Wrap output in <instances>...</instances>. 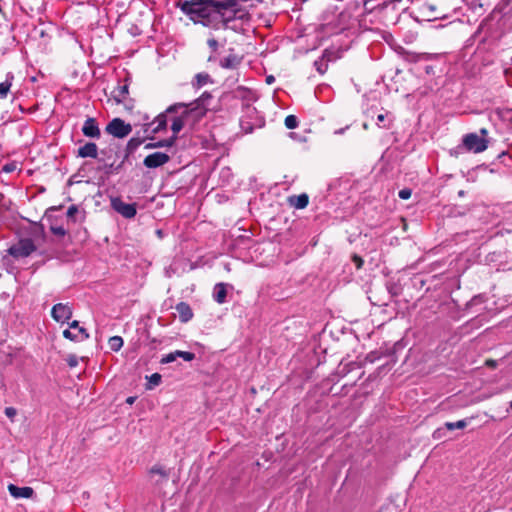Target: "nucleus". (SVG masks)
Listing matches in <instances>:
<instances>
[{
    "instance_id": "nucleus-1",
    "label": "nucleus",
    "mask_w": 512,
    "mask_h": 512,
    "mask_svg": "<svg viewBox=\"0 0 512 512\" xmlns=\"http://www.w3.org/2000/svg\"><path fill=\"white\" fill-rule=\"evenodd\" d=\"M210 3L200 0H178L175 7L179 8L193 23L220 30L230 29L238 32L242 29L239 21H249L250 14L246 8H234V2Z\"/></svg>"
},
{
    "instance_id": "nucleus-2",
    "label": "nucleus",
    "mask_w": 512,
    "mask_h": 512,
    "mask_svg": "<svg viewBox=\"0 0 512 512\" xmlns=\"http://www.w3.org/2000/svg\"><path fill=\"white\" fill-rule=\"evenodd\" d=\"M37 250V246L31 238H21L7 249V253L15 259L29 257Z\"/></svg>"
},
{
    "instance_id": "nucleus-3",
    "label": "nucleus",
    "mask_w": 512,
    "mask_h": 512,
    "mask_svg": "<svg viewBox=\"0 0 512 512\" xmlns=\"http://www.w3.org/2000/svg\"><path fill=\"white\" fill-rule=\"evenodd\" d=\"M132 132V125L121 118H113L105 127V133L114 138L124 139Z\"/></svg>"
},
{
    "instance_id": "nucleus-4",
    "label": "nucleus",
    "mask_w": 512,
    "mask_h": 512,
    "mask_svg": "<svg viewBox=\"0 0 512 512\" xmlns=\"http://www.w3.org/2000/svg\"><path fill=\"white\" fill-rule=\"evenodd\" d=\"M111 207L114 211L126 219H132L137 214V204L125 203L121 197L111 198Z\"/></svg>"
},
{
    "instance_id": "nucleus-5",
    "label": "nucleus",
    "mask_w": 512,
    "mask_h": 512,
    "mask_svg": "<svg viewBox=\"0 0 512 512\" xmlns=\"http://www.w3.org/2000/svg\"><path fill=\"white\" fill-rule=\"evenodd\" d=\"M68 324L69 329H65L63 331L64 338L73 342H82L90 337L88 331L84 327H80L79 321L74 320L72 322H68Z\"/></svg>"
},
{
    "instance_id": "nucleus-6",
    "label": "nucleus",
    "mask_w": 512,
    "mask_h": 512,
    "mask_svg": "<svg viewBox=\"0 0 512 512\" xmlns=\"http://www.w3.org/2000/svg\"><path fill=\"white\" fill-rule=\"evenodd\" d=\"M463 144L468 151L474 153H481L488 147V141L476 133L466 134L463 138Z\"/></svg>"
},
{
    "instance_id": "nucleus-7",
    "label": "nucleus",
    "mask_w": 512,
    "mask_h": 512,
    "mask_svg": "<svg viewBox=\"0 0 512 512\" xmlns=\"http://www.w3.org/2000/svg\"><path fill=\"white\" fill-rule=\"evenodd\" d=\"M72 315L73 309L68 303H57L51 310V317L58 323H68Z\"/></svg>"
},
{
    "instance_id": "nucleus-8",
    "label": "nucleus",
    "mask_w": 512,
    "mask_h": 512,
    "mask_svg": "<svg viewBox=\"0 0 512 512\" xmlns=\"http://www.w3.org/2000/svg\"><path fill=\"white\" fill-rule=\"evenodd\" d=\"M208 110V108L203 106L197 104L191 105V103H189L183 112L188 120L189 117H192L191 128H193L203 117L206 116Z\"/></svg>"
},
{
    "instance_id": "nucleus-9",
    "label": "nucleus",
    "mask_w": 512,
    "mask_h": 512,
    "mask_svg": "<svg viewBox=\"0 0 512 512\" xmlns=\"http://www.w3.org/2000/svg\"><path fill=\"white\" fill-rule=\"evenodd\" d=\"M170 161V156L163 152H155L152 154L147 155L144 160L143 164L147 168H158Z\"/></svg>"
},
{
    "instance_id": "nucleus-10",
    "label": "nucleus",
    "mask_w": 512,
    "mask_h": 512,
    "mask_svg": "<svg viewBox=\"0 0 512 512\" xmlns=\"http://www.w3.org/2000/svg\"><path fill=\"white\" fill-rule=\"evenodd\" d=\"M83 135L85 137L91 139H99L101 137V130L99 127V123L96 118L88 117L81 129Z\"/></svg>"
},
{
    "instance_id": "nucleus-11",
    "label": "nucleus",
    "mask_w": 512,
    "mask_h": 512,
    "mask_svg": "<svg viewBox=\"0 0 512 512\" xmlns=\"http://www.w3.org/2000/svg\"><path fill=\"white\" fill-rule=\"evenodd\" d=\"M167 129V114L160 113L151 123L144 124V133L157 134Z\"/></svg>"
},
{
    "instance_id": "nucleus-12",
    "label": "nucleus",
    "mask_w": 512,
    "mask_h": 512,
    "mask_svg": "<svg viewBox=\"0 0 512 512\" xmlns=\"http://www.w3.org/2000/svg\"><path fill=\"white\" fill-rule=\"evenodd\" d=\"M121 153V147L118 144H109L108 147L100 150L101 158H98L99 162H111L115 161L116 158H119Z\"/></svg>"
},
{
    "instance_id": "nucleus-13",
    "label": "nucleus",
    "mask_w": 512,
    "mask_h": 512,
    "mask_svg": "<svg viewBox=\"0 0 512 512\" xmlns=\"http://www.w3.org/2000/svg\"><path fill=\"white\" fill-rule=\"evenodd\" d=\"M77 157L98 159V146L94 142H86L77 150Z\"/></svg>"
},
{
    "instance_id": "nucleus-14",
    "label": "nucleus",
    "mask_w": 512,
    "mask_h": 512,
    "mask_svg": "<svg viewBox=\"0 0 512 512\" xmlns=\"http://www.w3.org/2000/svg\"><path fill=\"white\" fill-rule=\"evenodd\" d=\"M175 310L178 312L179 319L182 323L189 322L194 316L193 310L190 307V305L183 301L176 304Z\"/></svg>"
},
{
    "instance_id": "nucleus-15",
    "label": "nucleus",
    "mask_w": 512,
    "mask_h": 512,
    "mask_svg": "<svg viewBox=\"0 0 512 512\" xmlns=\"http://www.w3.org/2000/svg\"><path fill=\"white\" fill-rule=\"evenodd\" d=\"M8 490L14 498H31L34 495V490L31 487H19L14 484H9Z\"/></svg>"
},
{
    "instance_id": "nucleus-16",
    "label": "nucleus",
    "mask_w": 512,
    "mask_h": 512,
    "mask_svg": "<svg viewBox=\"0 0 512 512\" xmlns=\"http://www.w3.org/2000/svg\"><path fill=\"white\" fill-rule=\"evenodd\" d=\"M242 60V56L231 53L220 61V66L225 69H236Z\"/></svg>"
},
{
    "instance_id": "nucleus-17",
    "label": "nucleus",
    "mask_w": 512,
    "mask_h": 512,
    "mask_svg": "<svg viewBox=\"0 0 512 512\" xmlns=\"http://www.w3.org/2000/svg\"><path fill=\"white\" fill-rule=\"evenodd\" d=\"M189 123L187 117L184 112L181 111L180 115L172 118L171 130L173 132L172 136H177L178 133Z\"/></svg>"
},
{
    "instance_id": "nucleus-18",
    "label": "nucleus",
    "mask_w": 512,
    "mask_h": 512,
    "mask_svg": "<svg viewBox=\"0 0 512 512\" xmlns=\"http://www.w3.org/2000/svg\"><path fill=\"white\" fill-rule=\"evenodd\" d=\"M288 202L296 209H304L309 203V197L306 193L293 195L288 198Z\"/></svg>"
},
{
    "instance_id": "nucleus-19",
    "label": "nucleus",
    "mask_w": 512,
    "mask_h": 512,
    "mask_svg": "<svg viewBox=\"0 0 512 512\" xmlns=\"http://www.w3.org/2000/svg\"><path fill=\"white\" fill-rule=\"evenodd\" d=\"M129 93V84L127 83V79H125V83L123 85L119 84L112 91V96L117 103H122L126 96Z\"/></svg>"
},
{
    "instance_id": "nucleus-20",
    "label": "nucleus",
    "mask_w": 512,
    "mask_h": 512,
    "mask_svg": "<svg viewBox=\"0 0 512 512\" xmlns=\"http://www.w3.org/2000/svg\"><path fill=\"white\" fill-rule=\"evenodd\" d=\"M213 298L219 304L225 303L227 298V284L222 282L217 283L214 287Z\"/></svg>"
},
{
    "instance_id": "nucleus-21",
    "label": "nucleus",
    "mask_w": 512,
    "mask_h": 512,
    "mask_svg": "<svg viewBox=\"0 0 512 512\" xmlns=\"http://www.w3.org/2000/svg\"><path fill=\"white\" fill-rule=\"evenodd\" d=\"M123 168V162H119L118 164H116L113 160L111 162H105L100 169L103 170L107 176H110L113 174L120 173L123 170Z\"/></svg>"
},
{
    "instance_id": "nucleus-22",
    "label": "nucleus",
    "mask_w": 512,
    "mask_h": 512,
    "mask_svg": "<svg viewBox=\"0 0 512 512\" xmlns=\"http://www.w3.org/2000/svg\"><path fill=\"white\" fill-rule=\"evenodd\" d=\"M177 140V136H171L167 139H162L157 142L148 143L145 145V149H155V148H162V147H172Z\"/></svg>"
},
{
    "instance_id": "nucleus-23",
    "label": "nucleus",
    "mask_w": 512,
    "mask_h": 512,
    "mask_svg": "<svg viewBox=\"0 0 512 512\" xmlns=\"http://www.w3.org/2000/svg\"><path fill=\"white\" fill-rule=\"evenodd\" d=\"M213 80L211 76L208 73H198L195 75L194 80L192 81V86L195 89H200L202 86L206 85L207 83H212Z\"/></svg>"
},
{
    "instance_id": "nucleus-24",
    "label": "nucleus",
    "mask_w": 512,
    "mask_h": 512,
    "mask_svg": "<svg viewBox=\"0 0 512 512\" xmlns=\"http://www.w3.org/2000/svg\"><path fill=\"white\" fill-rule=\"evenodd\" d=\"M145 137H132L126 144L125 149L128 150V153H134L137 148L145 141Z\"/></svg>"
},
{
    "instance_id": "nucleus-25",
    "label": "nucleus",
    "mask_w": 512,
    "mask_h": 512,
    "mask_svg": "<svg viewBox=\"0 0 512 512\" xmlns=\"http://www.w3.org/2000/svg\"><path fill=\"white\" fill-rule=\"evenodd\" d=\"M402 56L408 62H418V61H420L422 59H426L427 58L426 54H418V53H415V52H408V51H403L402 52Z\"/></svg>"
},
{
    "instance_id": "nucleus-26",
    "label": "nucleus",
    "mask_w": 512,
    "mask_h": 512,
    "mask_svg": "<svg viewBox=\"0 0 512 512\" xmlns=\"http://www.w3.org/2000/svg\"><path fill=\"white\" fill-rule=\"evenodd\" d=\"M467 425H468V421L466 419H463V420H459L457 422H446L444 424V428L452 431L454 429H464L467 427Z\"/></svg>"
},
{
    "instance_id": "nucleus-27",
    "label": "nucleus",
    "mask_w": 512,
    "mask_h": 512,
    "mask_svg": "<svg viewBox=\"0 0 512 512\" xmlns=\"http://www.w3.org/2000/svg\"><path fill=\"white\" fill-rule=\"evenodd\" d=\"M109 347L112 351H119L123 346V339L120 336H113L108 341Z\"/></svg>"
},
{
    "instance_id": "nucleus-28",
    "label": "nucleus",
    "mask_w": 512,
    "mask_h": 512,
    "mask_svg": "<svg viewBox=\"0 0 512 512\" xmlns=\"http://www.w3.org/2000/svg\"><path fill=\"white\" fill-rule=\"evenodd\" d=\"M212 99V95L210 92L205 91L199 98L191 102V105L197 104L208 108V101Z\"/></svg>"
},
{
    "instance_id": "nucleus-29",
    "label": "nucleus",
    "mask_w": 512,
    "mask_h": 512,
    "mask_svg": "<svg viewBox=\"0 0 512 512\" xmlns=\"http://www.w3.org/2000/svg\"><path fill=\"white\" fill-rule=\"evenodd\" d=\"M162 376L159 373H153L150 377H148V384L146 385V389H153L161 383Z\"/></svg>"
},
{
    "instance_id": "nucleus-30",
    "label": "nucleus",
    "mask_w": 512,
    "mask_h": 512,
    "mask_svg": "<svg viewBox=\"0 0 512 512\" xmlns=\"http://www.w3.org/2000/svg\"><path fill=\"white\" fill-rule=\"evenodd\" d=\"M150 473L151 474H158V475H160L165 480H167L169 478V471L164 469V467H162L161 465H154L150 469Z\"/></svg>"
},
{
    "instance_id": "nucleus-31",
    "label": "nucleus",
    "mask_w": 512,
    "mask_h": 512,
    "mask_svg": "<svg viewBox=\"0 0 512 512\" xmlns=\"http://www.w3.org/2000/svg\"><path fill=\"white\" fill-rule=\"evenodd\" d=\"M403 344L401 341H397L394 343L393 347L391 348H386L384 351H383V355L384 356H387V357H391V356H394L395 353L400 350V349H403Z\"/></svg>"
},
{
    "instance_id": "nucleus-32",
    "label": "nucleus",
    "mask_w": 512,
    "mask_h": 512,
    "mask_svg": "<svg viewBox=\"0 0 512 512\" xmlns=\"http://www.w3.org/2000/svg\"><path fill=\"white\" fill-rule=\"evenodd\" d=\"M187 105L186 103H175L173 105H170L164 112L168 115V114H176L179 112V110L182 109L185 110L187 108Z\"/></svg>"
},
{
    "instance_id": "nucleus-33",
    "label": "nucleus",
    "mask_w": 512,
    "mask_h": 512,
    "mask_svg": "<svg viewBox=\"0 0 512 512\" xmlns=\"http://www.w3.org/2000/svg\"><path fill=\"white\" fill-rule=\"evenodd\" d=\"M387 118V114H379L377 116V122H376V125L380 128H386V129H389L391 127V124H392V121L391 120H386Z\"/></svg>"
},
{
    "instance_id": "nucleus-34",
    "label": "nucleus",
    "mask_w": 512,
    "mask_h": 512,
    "mask_svg": "<svg viewBox=\"0 0 512 512\" xmlns=\"http://www.w3.org/2000/svg\"><path fill=\"white\" fill-rule=\"evenodd\" d=\"M284 124L288 129H295L298 127L299 122L295 115H288L284 120Z\"/></svg>"
},
{
    "instance_id": "nucleus-35",
    "label": "nucleus",
    "mask_w": 512,
    "mask_h": 512,
    "mask_svg": "<svg viewBox=\"0 0 512 512\" xmlns=\"http://www.w3.org/2000/svg\"><path fill=\"white\" fill-rule=\"evenodd\" d=\"M314 67L320 74H324L328 69V64L322 58L314 61Z\"/></svg>"
},
{
    "instance_id": "nucleus-36",
    "label": "nucleus",
    "mask_w": 512,
    "mask_h": 512,
    "mask_svg": "<svg viewBox=\"0 0 512 512\" xmlns=\"http://www.w3.org/2000/svg\"><path fill=\"white\" fill-rule=\"evenodd\" d=\"M175 355H177V357H180L187 362L194 360L196 357L195 354L192 352L180 351V350H176Z\"/></svg>"
},
{
    "instance_id": "nucleus-37",
    "label": "nucleus",
    "mask_w": 512,
    "mask_h": 512,
    "mask_svg": "<svg viewBox=\"0 0 512 512\" xmlns=\"http://www.w3.org/2000/svg\"><path fill=\"white\" fill-rule=\"evenodd\" d=\"M11 81L7 78L6 81L0 83V98H5L10 90Z\"/></svg>"
},
{
    "instance_id": "nucleus-38",
    "label": "nucleus",
    "mask_w": 512,
    "mask_h": 512,
    "mask_svg": "<svg viewBox=\"0 0 512 512\" xmlns=\"http://www.w3.org/2000/svg\"><path fill=\"white\" fill-rule=\"evenodd\" d=\"M383 351L381 349V352H378V351H371L370 353H368L365 357V361L366 362H370V363H373L375 362L376 360H378L381 356H384L383 355Z\"/></svg>"
},
{
    "instance_id": "nucleus-39",
    "label": "nucleus",
    "mask_w": 512,
    "mask_h": 512,
    "mask_svg": "<svg viewBox=\"0 0 512 512\" xmlns=\"http://www.w3.org/2000/svg\"><path fill=\"white\" fill-rule=\"evenodd\" d=\"M486 300V297L482 294H479V295H476L474 296L468 303H467V308L469 307H472L474 305H478V304H482L483 302H485Z\"/></svg>"
},
{
    "instance_id": "nucleus-40",
    "label": "nucleus",
    "mask_w": 512,
    "mask_h": 512,
    "mask_svg": "<svg viewBox=\"0 0 512 512\" xmlns=\"http://www.w3.org/2000/svg\"><path fill=\"white\" fill-rule=\"evenodd\" d=\"M50 231L58 236V237H64L66 234H67V231L66 229L63 227V226H54V225H51L50 226Z\"/></svg>"
},
{
    "instance_id": "nucleus-41",
    "label": "nucleus",
    "mask_w": 512,
    "mask_h": 512,
    "mask_svg": "<svg viewBox=\"0 0 512 512\" xmlns=\"http://www.w3.org/2000/svg\"><path fill=\"white\" fill-rule=\"evenodd\" d=\"M34 225V235H40L42 238H45V230L44 225L41 222H31Z\"/></svg>"
},
{
    "instance_id": "nucleus-42",
    "label": "nucleus",
    "mask_w": 512,
    "mask_h": 512,
    "mask_svg": "<svg viewBox=\"0 0 512 512\" xmlns=\"http://www.w3.org/2000/svg\"><path fill=\"white\" fill-rule=\"evenodd\" d=\"M351 260L355 264L357 269H361L364 265V260L358 254H353Z\"/></svg>"
},
{
    "instance_id": "nucleus-43",
    "label": "nucleus",
    "mask_w": 512,
    "mask_h": 512,
    "mask_svg": "<svg viewBox=\"0 0 512 512\" xmlns=\"http://www.w3.org/2000/svg\"><path fill=\"white\" fill-rule=\"evenodd\" d=\"M177 358V355H175V352H171L167 355H165L164 357H162V359L160 360V363L161 364H168V363H171V362H174Z\"/></svg>"
},
{
    "instance_id": "nucleus-44",
    "label": "nucleus",
    "mask_w": 512,
    "mask_h": 512,
    "mask_svg": "<svg viewBox=\"0 0 512 512\" xmlns=\"http://www.w3.org/2000/svg\"><path fill=\"white\" fill-rule=\"evenodd\" d=\"M66 362H67L69 367L73 368V367H76L78 365V358H77L76 355L70 354V355H68V357L66 359Z\"/></svg>"
},
{
    "instance_id": "nucleus-45",
    "label": "nucleus",
    "mask_w": 512,
    "mask_h": 512,
    "mask_svg": "<svg viewBox=\"0 0 512 512\" xmlns=\"http://www.w3.org/2000/svg\"><path fill=\"white\" fill-rule=\"evenodd\" d=\"M411 194H412V190L409 189V188H404L402 190L399 191L398 193V196L403 199V200H407L411 197Z\"/></svg>"
},
{
    "instance_id": "nucleus-46",
    "label": "nucleus",
    "mask_w": 512,
    "mask_h": 512,
    "mask_svg": "<svg viewBox=\"0 0 512 512\" xmlns=\"http://www.w3.org/2000/svg\"><path fill=\"white\" fill-rule=\"evenodd\" d=\"M4 413L5 415L10 418L11 420H13V418L16 416L17 414V410L14 408V407H6L5 410H4Z\"/></svg>"
},
{
    "instance_id": "nucleus-47",
    "label": "nucleus",
    "mask_w": 512,
    "mask_h": 512,
    "mask_svg": "<svg viewBox=\"0 0 512 512\" xmlns=\"http://www.w3.org/2000/svg\"><path fill=\"white\" fill-rule=\"evenodd\" d=\"M17 165L15 162L7 163L3 166L2 171L6 173L13 172L16 169Z\"/></svg>"
},
{
    "instance_id": "nucleus-48",
    "label": "nucleus",
    "mask_w": 512,
    "mask_h": 512,
    "mask_svg": "<svg viewBox=\"0 0 512 512\" xmlns=\"http://www.w3.org/2000/svg\"><path fill=\"white\" fill-rule=\"evenodd\" d=\"M241 127L246 134L252 133L254 129L250 122L245 121H241Z\"/></svg>"
},
{
    "instance_id": "nucleus-49",
    "label": "nucleus",
    "mask_w": 512,
    "mask_h": 512,
    "mask_svg": "<svg viewBox=\"0 0 512 512\" xmlns=\"http://www.w3.org/2000/svg\"><path fill=\"white\" fill-rule=\"evenodd\" d=\"M77 213H78V207L76 205H71L67 210V217L74 218Z\"/></svg>"
},
{
    "instance_id": "nucleus-50",
    "label": "nucleus",
    "mask_w": 512,
    "mask_h": 512,
    "mask_svg": "<svg viewBox=\"0 0 512 512\" xmlns=\"http://www.w3.org/2000/svg\"><path fill=\"white\" fill-rule=\"evenodd\" d=\"M207 44L213 52H216L218 50L219 44L216 39H214V38L208 39Z\"/></svg>"
},
{
    "instance_id": "nucleus-51",
    "label": "nucleus",
    "mask_w": 512,
    "mask_h": 512,
    "mask_svg": "<svg viewBox=\"0 0 512 512\" xmlns=\"http://www.w3.org/2000/svg\"><path fill=\"white\" fill-rule=\"evenodd\" d=\"M444 429H445L444 427L438 428V429L434 432L433 437H434L435 439H440V438L444 435Z\"/></svg>"
},
{
    "instance_id": "nucleus-52",
    "label": "nucleus",
    "mask_w": 512,
    "mask_h": 512,
    "mask_svg": "<svg viewBox=\"0 0 512 512\" xmlns=\"http://www.w3.org/2000/svg\"><path fill=\"white\" fill-rule=\"evenodd\" d=\"M485 365L490 368H496L497 367V361L493 359H488L485 362Z\"/></svg>"
},
{
    "instance_id": "nucleus-53",
    "label": "nucleus",
    "mask_w": 512,
    "mask_h": 512,
    "mask_svg": "<svg viewBox=\"0 0 512 512\" xmlns=\"http://www.w3.org/2000/svg\"><path fill=\"white\" fill-rule=\"evenodd\" d=\"M133 153H128V150L127 149H124V155L122 157V160L120 162H123V165L125 164V162L129 159L130 155H132Z\"/></svg>"
},
{
    "instance_id": "nucleus-54",
    "label": "nucleus",
    "mask_w": 512,
    "mask_h": 512,
    "mask_svg": "<svg viewBox=\"0 0 512 512\" xmlns=\"http://www.w3.org/2000/svg\"><path fill=\"white\" fill-rule=\"evenodd\" d=\"M136 400L135 396H130L126 399V403L132 405Z\"/></svg>"
},
{
    "instance_id": "nucleus-55",
    "label": "nucleus",
    "mask_w": 512,
    "mask_h": 512,
    "mask_svg": "<svg viewBox=\"0 0 512 512\" xmlns=\"http://www.w3.org/2000/svg\"><path fill=\"white\" fill-rule=\"evenodd\" d=\"M480 134H481L480 137L485 138V136H487V134H488L487 129H485V128L480 129Z\"/></svg>"
},
{
    "instance_id": "nucleus-56",
    "label": "nucleus",
    "mask_w": 512,
    "mask_h": 512,
    "mask_svg": "<svg viewBox=\"0 0 512 512\" xmlns=\"http://www.w3.org/2000/svg\"><path fill=\"white\" fill-rule=\"evenodd\" d=\"M349 126H346L344 128H340L338 130H335V134H343L346 129H348Z\"/></svg>"
},
{
    "instance_id": "nucleus-57",
    "label": "nucleus",
    "mask_w": 512,
    "mask_h": 512,
    "mask_svg": "<svg viewBox=\"0 0 512 512\" xmlns=\"http://www.w3.org/2000/svg\"><path fill=\"white\" fill-rule=\"evenodd\" d=\"M274 80H275V78L272 75L266 77V82L268 84H271L272 82H274Z\"/></svg>"
},
{
    "instance_id": "nucleus-58",
    "label": "nucleus",
    "mask_w": 512,
    "mask_h": 512,
    "mask_svg": "<svg viewBox=\"0 0 512 512\" xmlns=\"http://www.w3.org/2000/svg\"><path fill=\"white\" fill-rule=\"evenodd\" d=\"M503 4H504L505 6H509V5H511V6H512V0H503Z\"/></svg>"
},
{
    "instance_id": "nucleus-59",
    "label": "nucleus",
    "mask_w": 512,
    "mask_h": 512,
    "mask_svg": "<svg viewBox=\"0 0 512 512\" xmlns=\"http://www.w3.org/2000/svg\"><path fill=\"white\" fill-rule=\"evenodd\" d=\"M430 72L433 73V66H427L426 67V73L429 74Z\"/></svg>"
},
{
    "instance_id": "nucleus-60",
    "label": "nucleus",
    "mask_w": 512,
    "mask_h": 512,
    "mask_svg": "<svg viewBox=\"0 0 512 512\" xmlns=\"http://www.w3.org/2000/svg\"><path fill=\"white\" fill-rule=\"evenodd\" d=\"M238 91L245 92V93L250 92L249 90L241 88V87L238 88Z\"/></svg>"
},
{
    "instance_id": "nucleus-61",
    "label": "nucleus",
    "mask_w": 512,
    "mask_h": 512,
    "mask_svg": "<svg viewBox=\"0 0 512 512\" xmlns=\"http://www.w3.org/2000/svg\"><path fill=\"white\" fill-rule=\"evenodd\" d=\"M464 194H465V192H464L463 190H460V191L458 192V195H459V196H463Z\"/></svg>"
},
{
    "instance_id": "nucleus-62",
    "label": "nucleus",
    "mask_w": 512,
    "mask_h": 512,
    "mask_svg": "<svg viewBox=\"0 0 512 512\" xmlns=\"http://www.w3.org/2000/svg\"><path fill=\"white\" fill-rule=\"evenodd\" d=\"M214 60H215V57H213V56H210V57L208 58V61H210V62H211V61H214Z\"/></svg>"
},
{
    "instance_id": "nucleus-63",
    "label": "nucleus",
    "mask_w": 512,
    "mask_h": 512,
    "mask_svg": "<svg viewBox=\"0 0 512 512\" xmlns=\"http://www.w3.org/2000/svg\"><path fill=\"white\" fill-rule=\"evenodd\" d=\"M191 122H192V117H189V123L187 125H189L191 127Z\"/></svg>"
},
{
    "instance_id": "nucleus-64",
    "label": "nucleus",
    "mask_w": 512,
    "mask_h": 512,
    "mask_svg": "<svg viewBox=\"0 0 512 512\" xmlns=\"http://www.w3.org/2000/svg\"><path fill=\"white\" fill-rule=\"evenodd\" d=\"M157 234H158L159 236H162V231H161V230H157Z\"/></svg>"
}]
</instances>
